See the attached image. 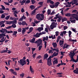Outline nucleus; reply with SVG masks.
<instances>
[{
	"label": "nucleus",
	"instance_id": "nucleus-40",
	"mask_svg": "<svg viewBox=\"0 0 78 78\" xmlns=\"http://www.w3.org/2000/svg\"><path fill=\"white\" fill-rule=\"evenodd\" d=\"M5 17V15L4 14H2L1 16V18L2 19H4Z\"/></svg>",
	"mask_w": 78,
	"mask_h": 78
},
{
	"label": "nucleus",
	"instance_id": "nucleus-29",
	"mask_svg": "<svg viewBox=\"0 0 78 78\" xmlns=\"http://www.w3.org/2000/svg\"><path fill=\"white\" fill-rule=\"evenodd\" d=\"M73 61V62H78L76 60H75V59H73V58H71V60L70 61Z\"/></svg>",
	"mask_w": 78,
	"mask_h": 78
},
{
	"label": "nucleus",
	"instance_id": "nucleus-58",
	"mask_svg": "<svg viewBox=\"0 0 78 78\" xmlns=\"http://www.w3.org/2000/svg\"><path fill=\"white\" fill-rule=\"evenodd\" d=\"M30 3V0H27L26 2V3L28 4V3Z\"/></svg>",
	"mask_w": 78,
	"mask_h": 78
},
{
	"label": "nucleus",
	"instance_id": "nucleus-28",
	"mask_svg": "<svg viewBox=\"0 0 78 78\" xmlns=\"http://www.w3.org/2000/svg\"><path fill=\"white\" fill-rule=\"evenodd\" d=\"M60 3L59 2H57L55 4V6H56V7H58L59 4H60Z\"/></svg>",
	"mask_w": 78,
	"mask_h": 78
},
{
	"label": "nucleus",
	"instance_id": "nucleus-41",
	"mask_svg": "<svg viewBox=\"0 0 78 78\" xmlns=\"http://www.w3.org/2000/svg\"><path fill=\"white\" fill-rule=\"evenodd\" d=\"M70 21L72 23H75L76 20H70Z\"/></svg>",
	"mask_w": 78,
	"mask_h": 78
},
{
	"label": "nucleus",
	"instance_id": "nucleus-49",
	"mask_svg": "<svg viewBox=\"0 0 78 78\" xmlns=\"http://www.w3.org/2000/svg\"><path fill=\"white\" fill-rule=\"evenodd\" d=\"M73 3H74V4H76L77 2H78V1L77 0H73Z\"/></svg>",
	"mask_w": 78,
	"mask_h": 78
},
{
	"label": "nucleus",
	"instance_id": "nucleus-12",
	"mask_svg": "<svg viewBox=\"0 0 78 78\" xmlns=\"http://www.w3.org/2000/svg\"><path fill=\"white\" fill-rule=\"evenodd\" d=\"M69 47V44H67L65 43L63 47V49H64L65 48L67 49Z\"/></svg>",
	"mask_w": 78,
	"mask_h": 78
},
{
	"label": "nucleus",
	"instance_id": "nucleus-16",
	"mask_svg": "<svg viewBox=\"0 0 78 78\" xmlns=\"http://www.w3.org/2000/svg\"><path fill=\"white\" fill-rule=\"evenodd\" d=\"M58 52L56 53V52H55L53 54V55L51 56H52V57L51 58H53V56H58Z\"/></svg>",
	"mask_w": 78,
	"mask_h": 78
},
{
	"label": "nucleus",
	"instance_id": "nucleus-21",
	"mask_svg": "<svg viewBox=\"0 0 78 78\" xmlns=\"http://www.w3.org/2000/svg\"><path fill=\"white\" fill-rule=\"evenodd\" d=\"M52 45H53L54 48H56V47H57V44L56 43V42H53L52 44Z\"/></svg>",
	"mask_w": 78,
	"mask_h": 78
},
{
	"label": "nucleus",
	"instance_id": "nucleus-64",
	"mask_svg": "<svg viewBox=\"0 0 78 78\" xmlns=\"http://www.w3.org/2000/svg\"><path fill=\"white\" fill-rule=\"evenodd\" d=\"M36 53H35L33 55V57L34 58L36 57Z\"/></svg>",
	"mask_w": 78,
	"mask_h": 78
},
{
	"label": "nucleus",
	"instance_id": "nucleus-43",
	"mask_svg": "<svg viewBox=\"0 0 78 78\" xmlns=\"http://www.w3.org/2000/svg\"><path fill=\"white\" fill-rule=\"evenodd\" d=\"M18 32H22V28H19L18 30Z\"/></svg>",
	"mask_w": 78,
	"mask_h": 78
},
{
	"label": "nucleus",
	"instance_id": "nucleus-59",
	"mask_svg": "<svg viewBox=\"0 0 78 78\" xmlns=\"http://www.w3.org/2000/svg\"><path fill=\"white\" fill-rule=\"evenodd\" d=\"M77 12V10H73L72 12H75V13H76Z\"/></svg>",
	"mask_w": 78,
	"mask_h": 78
},
{
	"label": "nucleus",
	"instance_id": "nucleus-15",
	"mask_svg": "<svg viewBox=\"0 0 78 78\" xmlns=\"http://www.w3.org/2000/svg\"><path fill=\"white\" fill-rule=\"evenodd\" d=\"M44 30V28L43 27H39L37 29V30L39 31V32H41V31Z\"/></svg>",
	"mask_w": 78,
	"mask_h": 78
},
{
	"label": "nucleus",
	"instance_id": "nucleus-27",
	"mask_svg": "<svg viewBox=\"0 0 78 78\" xmlns=\"http://www.w3.org/2000/svg\"><path fill=\"white\" fill-rule=\"evenodd\" d=\"M22 25L23 26H24V25H26V26H27L28 25V24L26 23V22L23 21L22 23Z\"/></svg>",
	"mask_w": 78,
	"mask_h": 78
},
{
	"label": "nucleus",
	"instance_id": "nucleus-30",
	"mask_svg": "<svg viewBox=\"0 0 78 78\" xmlns=\"http://www.w3.org/2000/svg\"><path fill=\"white\" fill-rule=\"evenodd\" d=\"M12 35L13 36H16V34H17V31H14L13 32Z\"/></svg>",
	"mask_w": 78,
	"mask_h": 78
},
{
	"label": "nucleus",
	"instance_id": "nucleus-61",
	"mask_svg": "<svg viewBox=\"0 0 78 78\" xmlns=\"http://www.w3.org/2000/svg\"><path fill=\"white\" fill-rule=\"evenodd\" d=\"M23 19H26V17L24 15H23V16L21 17Z\"/></svg>",
	"mask_w": 78,
	"mask_h": 78
},
{
	"label": "nucleus",
	"instance_id": "nucleus-10",
	"mask_svg": "<svg viewBox=\"0 0 78 78\" xmlns=\"http://www.w3.org/2000/svg\"><path fill=\"white\" fill-rule=\"evenodd\" d=\"M43 41H44V48H46V47H47V42L45 41H46V37H44L43 39Z\"/></svg>",
	"mask_w": 78,
	"mask_h": 78
},
{
	"label": "nucleus",
	"instance_id": "nucleus-3",
	"mask_svg": "<svg viewBox=\"0 0 78 78\" xmlns=\"http://www.w3.org/2000/svg\"><path fill=\"white\" fill-rule=\"evenodd\" d=\"M51 57H52V56H50L47 59V64L49 66H51L52 65L51 64Z\"/></svg>",
	"mask_w": 78,
	"mask_h": 78
},
{
	"label": "nucleus",
	"instance_id": "nucleus-62",
	"mask_svg": "<svg viewBox=\"0 0 78 78\" xmlns=\"http://www.w3.org/2000/svg\"><path fill=\"white\" fill-rule=\"evenodd\" d=\"M63 28L64 30H66V29H67L68 28L66 26H64L63 27Z\"/></svg>",
	"mask_w": 78,
	"mask_h": 78
},
{
	"label": "nucleus",
	"instance_id": "nucleus-54",
	"mask_svg": "<svg viewBox=\"0 0 78 78\" xmlns=\"http://www.w3.org/2000/svg\"><path fill=\"white\" fill-rule=\"evenodd\" d=\"M1 7H2V9H3V10H5V7L3 6V5H1Z\"/></svg>",
	"mask_w": 78,
	"mask_h": 78
},
{
	"label": "nucleus",
	"instance_id": "nucleus-13",
	"mask_svg": "<svg viewBox=\"0 0 78 78\" xmlns=\"http://www.w3.org/2000/svg\"><path fill=\"white\" fill-rule=\"evenodd\" d=\"M37 9H38L37 8H36L34 10V11H33L32 12V13H31V15H34L35 14V13H36V10H37Z\"/></svg>",
	"mask_w": 78,
	"mask_h": 78
},
{
	"label": "nucleus",
	"instance_id": "nucleus-60",
	"mask_svg": "<svg viewBox=\"0 0 78 78\" xmlns=\"http://www.w3.org/2000/svg\"><path fill=\"white\" fill-rule=\"evenodd\" d=\"M10 72H11L12 73H13L14 72V69H11L9 70Z\"/></svg>",
	"mask_w": 78,
	"mask_h": 78
},
{
	"label": "nucleus",
	"instance_id": "nucleus-52",
	"mask_svg": "<svg viewBox=\"0 0 78 78\" xmlns=\"http://www.w3.org/2000/svg\"><path fill=\"white\" fill-rule=\"evenodd\" d=\"M43 3H44V2H40L39 3H38V4L39 5H41V6H42V5H43Z\"/></svg>",
	"mask_w": 78,
	"mask_h": 78
},
{
	"label": "nucleus",
	"instance_id": "nucleus-45",
	"mask_svg": "<svg viewBox=\"0 0 78 78\" xmlns=\"http://www.w3.org/2000/svg\"><path fill=\"white\" fill-rule=\"evenodd\" d=\"M75 29H74L73 28L72 29V30L74 32H75V33H77V31H76V30H75Z\"/></svg>",
	"mask_w": 78,
	"mask_h": 78
},
{
	"label": "nucleus",
	"instance_id": "nucleus-47",
	"mask_svg": "<svg viewBox=\"0 0 78 78\" xmlns=\"http://www.w3.org/2000/svg\"><path fill=\"white\" fill-rule=\"evenodd\" d=\"M12 2H13V0H8V2L9 3H12Z\"/></svg>",
	"mask_w": 78,
	"mask_h": 78
},
{
	"label": "nucleus",
	"instance_id": "nucleus-36",
	"mask_svg": "<svg viewBox=\"0 0 78 78\" xmlns=\"http://www.w3.org/2000/svg\"><path fill=\"white\" fill-rule=\"evenodd\" d=\"M47 12L48 15H50V13H51V10L50 9H48V10Z\"/></svg>",
	"mask_w": 78,
	"mask_h": 78
},
{
	"label": "nucleus",
	"instance_id": "nucleus-44",
	"mask_svg": "<svg viewBox=\"0 0 78 78\" xmlns=\"http://www.w3.org/2000/svg\"><path fill=\"white\" fill-rule=\"evenodd\" d=\"M55 6V5H50V7L51 8H54Z\"/></svg>",
	"mask_w": 78,
	"mask_h": 78
},
{
	"label": "nucleus",
	"instance_id": "nucleus-22",
	"mask_svg": "<svg viewBox=\"0 0 78 78\" xmlns=\"http://www.w3.org/2000/svg\"><path fill=\"white\" fill-rule=\"evenodd\" d=\"M35 7L34 5H31L30 6V8L31 9V10H33L35 8Z\"/></svg>",
	"mask_w": 78,
	"mask_h": 78
},
{
	"label": "nucleus",
	"instance_id": "nucleus-9",
	"mask_svg": "<svg viewBox=\"0 0 78 78\" xmlns=\"http://www.w3.org/2000/svg\"><path fill=\"white\" fill-rule=\"evenodd\" d=\"M75 54V52H70V54H69V55H70L71 59L73 58V56H74Z\"/></svg>",
	"mask_w": 78,
	"mask_h": 78
},
{
	"label": "nucleus",
	"instance_id": "nucleus-6",
	"mask_svg": "<svg viewBox=\"0 0 78 78\" xmlns=\"http://www.w3.org/2000/svg\"><path fill=\"white\" fill-rule=\"evenodd\" d=\"M44 34H45V32H42V33H37L36 35H34L33 36L35 37H40V35H42Z\"/></svg>",
	"mask_w": 78,
	"mask_h": 78
},
{
	"label": "nucleus",
	"instance_id": "nucleus-17",
	"mask_svg": "<svg viewBox=\"0 0 78 78\" xmlns=\"http://www.w3.org/2000/svg\"><path fill=\"white\" fill-rule=\"evenodd\" d=\"M69 42H77V41L76 40H72V39L71 38L69 39Z\"/></svg>",
	"mask_w": 78,
	"mask_h": 78
},
{
	"label": "nucleus",
	"instance_id": "nucleus-24",
	"mask_svg": "<svg viewBox=\"0 0 78 78\" xmlns=\"http://www.w3.org/2000/svg\"><path fill=\"white\" fill-rule=\"evenodd\" d=\"M58 59H56L53 62V64L54 65H55V64H58Z\"/></svg>",
	"mask_w": 78,
	"mask_h": 78
},
{
	"label": "nucleus",
	"instance_id": "nucleus-38",
	"mask_svg": "<svg viewBox=\"0 0 78 78\" xmlns=\"http://www.w3.org/2000/svg\"><path fill=\"white\" fill-rule=\"evenodd\" d=\"M55 36H58V35H59V32L58 31H56L55 32Z\"/></svg>",
	"mask_w": 78,
	"mask_h": 78
},
{
	"label": "nucleus",
	"instance_id": "nucleus-46",
	"mask_svg": "<svg viewBox=\"0 0 78 78\" xmlns=\"http://www.w3.org/2000/svg\"><path fill=\"white\" fill-rule=\"evenodd\" d=\"M4 23H5V21H3L0 22V26H1V25H2V24H3Z\"/></svg>",
	"mask_w": 78,
	"mask_h": 78
},
{
	"label": "nucleus",
	"instance_id": "nucleus-25",
	"mask_svg": "<svg viewBox=\"0 0 78 78\" xmlns=\"http://www.w3.org/2000/svg\"><path fill=\"white\" fill-rule=\"evenodd\" d=\"M59 45H62L64 44V41L62 40H60L59 41Z\"/></svg>",
	"mask_w": 78,
	"mask_h": 78
},
{
	"label": "nucleus",
	"instance_id": "nucleus-32",
	"mask_svg": "<svg viewBox=\"0 0 78 78\" xmlns=\"http://www.w3.org/2000/svg\"><path fill=\"white\" fill-rule=\"evenodd\" d=\"M66 16H67V17H70L71 16V14L70 13H67L65 15Z\"/></svg>",
	"mask_w": 78,
	"mask_h": 78
},
{
	"label": "nucleus",
	"instance_id": "nucleus-42",
	"mask_svg": "<svg viewBox=\"0 0 78 78\" xmlns=\"http://www.w3.org/2000/svg\"><path fill=\"white\" fill-rule=\"evenodd\" d=\"M10 17V15H9L8 16H7L5 18V19L6 20H8V19H9V17Z\"/></svg>",
	"mask_w": 78,
	"mask_h": 78
},
{
	"label": "nucleus",
	"instance_id": "nucleus-7",
	"mask_svg": "<svg viewBox=\"0 0 78 78\" xmlns=\"http://www.w3.org/2000/svg\"><path fill=\"white\" fill-rule=\"evenodd\" d=\"M42 42V39H39L37 41H36L35 43H37V47H38L39 45H41Z\"/></svg>",
	"mask_w": 78,
	"mask_h": 78
},
{
	"label": "nucleus",
	"instance_id": "nucleus-48",
	"mask_svg": "<svg viewBox=\"0 0 78 78\" xmlns=\"http://www.w3.org/2000/svg\"><path fill=\"white\" fill-rule=\"evenodd\" d=\"M24 73H22L21 74H20V76L21 78H23V76H24Z\"/></svg>",
	"mask_w": 78,
	"mask_h": 78
},
{
	"label": "nucleus",
	"instance_id": "nucleus-18",
	"mask_svg": "<svg viewBox=\"0 0 78 78\" xmlns=\"http://www.w3.org/2000/svg\"><path fill=\"white\" fill-rule=\"evenodd\" d=\"M73 72L75 73H76V74H78V68H76V70H74Z\"/></svg>",
	"mask_w": 78,
	"mask_h": 78
},
{
	"label": "nucleus",
	"instance_id": "nucleus-34",
	"mask_svg": "<svg viewBox=\"0 0 78 78\" xmlns=\"http://www.w3.org/2000/svg\"><path fill=\"white\" fill-rule=\"evenodd\" d=\"M48 57V55L47 54L44 55V59H45V58H47Z\"/></svg>",
	"mask_w": 78,
	"mask_h": 78
},
{
	"label": "nucleus",
	"instance_id": "nucleus-53",
	"mask_svg": "<svg viewBox=\"0 0 78 78\" xmlns=\"http://www.w3.org/2000/svg\"><path fill=\"white\" fill-rule=\"evenodd\" d=\"M48 52L49 53H53V50H50Z\"/></svg>",
	"mask_w": 78,
	"mask_h": 78
},
{
	"label": "nucleus",
	"instance_id": "nucleus-57",
	"mask_svg": "<svg viewBox=\"0 0 78 78\" xmlns=\"http://www.w3.org/2000/svg\"><path fill=\"white\" fill-rule=\"evenodd\" d=\"M4 3H5V5H8V6H9L10 4L9 3H8V2H4Z\"/></svg>",
	"mask_w": 78,
	"mask_h": 78
},
{
	"label": "nucleus",
	"instance_id": "nucleus-26",
	"mask_svg": "<svg viewBox=\"0 0 78 78\" xmlns=\"http://www.w3.org/2000/svg\"><path fill=\"white\" fill-rule=\"evenodd\" d=\"M34 38L32 39V40L30 41V42H32V43H34V41H35V40L36 39L34 38Z\"/></svg>",
	"mask_w": 78,
	"mask_h": 78
},
{
	"label": "nucleus",
	"instance_id": "nucleus-8",
	"mask_svg": "<svg viewBox=\"0 0 78 78\" xmlns=\"http://www.w3.org/2000/svg\"><path fill=\"white\" fill-rule=\"evenodd\" d=\"M55 22H53L51 23V25L50 28L51 30L53 29L54 28H56V26L55 25Z\"/></svg>",
	"mask_w": 78,
	"mask_h": 78
},
{
	"label": "nucleus",
	"instance_id": "nucleus-20",
	"mask_svg": "<svg viewBox=\"0 0 78 78\" xmlns=\"http://www.w3.org/2000/svg\"><path fill=\"white\" fill-rule=\"evenodd\" d=\"M30 72L31 73H33L34 71L33 69V68H32V66H30Z\"/></svg>",
	"mask_w": 78,
	"mask_h": 78
},
{
	"label": "nucleus",
	"instance_id": "nucleus-11",
	"mask_svg": "<svg viewBox=\"0 0 78 78\" xmlns=\"http://www.w3.org/2000/svg\"><path fill=\"white\" fill-rule=\"evenodd\" d=\"M72 16L74 17V19H76V20H78V17L77 15L75 14H73Z\"/></svg>",
	"mask_w": 78,
	"mask_h": 78
},
{
	"label": "nucleus",
	"instance_id": "nucleus-23",
	"mask_svg": "<svg viewBox=\"0 0 78 78\" xmlns=\"http://www.w3.org/2000/svg\"><path fill=\"white\" fill-rule=\"evenodd\" d=\"M22 30V34H25V33L26 32V30L25 29V28H23Z\"/></svg>",
	"mask_w": 78,
	"mask_h": 78
},
{
	"label": "nucleus",
	"instance_id": "nucleus-4",
	"mask_svg": "<svg viewBox=\"0 0 78 78\" xmlns=\"http://www.w3.org/2000/svg\"><path fill=\"white\" fill-rule=\"evenodd\" d=\"M4 36H6V34H5L3 33L0 34V39L2 38L1 39L2 43L3 42L5 41V39H4L5 37Z\"/></svg>",
	"mask_w": 78,
	"mask_h": 78
},
{
	"label": "nucleus",
	"instance_id": "nucleus-33",
	"mask_svg": "<svg viewBox=\"0 0 78 78\" xmlns=\"http://www.w3.org/2000/svg\"><path fill=\"white\" fill-rule=\"evenodd\" d=\"M11 26L12 27L11 28H12H12H16V25L15 24H12Z\"/></svg>",
	"mask_w": 78,
	"mask_h": 78
},
{
	"label": "nucleus",
	"instance_id": "nucleus-5",
	"mask_svg": "<svg viewBox=\"0 0 78 78\" xmlns=\"http://www.w3.org/2000/svg\"><path fill=\"white\" fill-rule=\"evenodd\" d=\"M18 63L20 64V65H21L22 66H23L24 65L26 64V61L25 60L21 59L20 60V62L19 61H18Z\"/></svg>",
	"mask_w": 78,
	"mask_h": 78
},
{
	"label": "nucleus",
	"instance_id": "nucleus-51",
	"mask_svg": "<svg viewBox=\"0 0 78 78\" xmlns=\"http://www.w3.org/2000/svg\"><path fill=\"white\" fill-rule=\"evenodd\" d=\"M33 30V27H30L29 29V31H30V32H32V31Z\"/></svg>",
	"mask_w": 78,
	"mask_h": 78
},
{
	"label": "nucleus",
	"instance_id": "nucleus-39",
	"mask_svg": "<svg viewBox=\"0 0 78 78\" xmlns=\"http://www.w3.org/2000/svg\"><path fill=\"white\" fill-rule=\"evenodd\" d=\"M58 19L57 20V22H61V18L60 17H58L57 18Z\"/></svg>",
	"mask_w": 78,
	"mask_h": 78
},
{
	"label": "nucleus",
	"instance_id": "nucleus-2",
	"mask_svg": "<svg viewBox=\"0 0 78 78\" xmlns=\"http://www.w3.org/2000/svg\"><path fill=\"white\" fill-rule=\"evenodd\" d=\"M8 30L2 28L1 30H0V32L1 33H2L4 34H6V33L8 34L10 33V31H7Z\"/></svg>",
	"mask_w": 78,
	"mask_h": 78
},
{
	"label": "nucleus",
	"instance_id": "nucleus-37",
	"mask_svg": "<svg viewBox=\"0 0 78 78\" xmlns=\"http://www.w3.org/2000/svg\"><path fill=\"white\" fill-rule=\"evenodd\" d=\"M31 2L32 5H34V3H36V1L35 0H31Z\"/></svg>",
	"mask_w": 78,
	"mask_h": 78
},
{
	"label": "nucleus",
	"instance_id": "nucleus-50",
	"mask_svg": "<svg viewBox=\"0 0 78 78\" xmlns=\"http://www.w3.org/2000/svg\"><path fill=\"white\" fill-rule=\"evenodd\" d=\"M6 23L7 25H10V24H11V21H7Z\"/></svg>",
	"mask_w": 78,
	"mask_h": 78
},
{
	"label": "nucleus",
	"instance_id": "nucleus-19",
	"mask_svg": "<svg viewBox=\"0 0 78 78\" xmlns=\"http://www.w3.org/2000/svg\"><path fill=\"white\" fill-rule=\"evenodd\" d=\"M47 3H50L52 4V5L54 4V2L51 0H47Z\"/></svg>",
	"mask_w": 78,
	"mask_h": 78
},
{
	"label": "nucleus",
	"instance_id": "nucleus-55",
	"mask_svg": "<svg viewBox=\"0 0 78 78\" xmlns=\"http://www.w3.org/2000/svg\"><path fill=\"white\" fill-rule=\"evenodd\" d=\"M27 62H28V63H27V65H29V64H30V61H29V59H27Z\"/></svg>",
	"mask_w": 78,
	"mask_h": 78
},
{
	"label": "nucleus",
	"instance_id": "nucleus-31",
	"mask_svg": "<svg viewBox=\"0 0 78 78\" xmlns=\"http://www.w3.org/2000/svg\"><path fill=\"white\" fill-rule=\"evenodd\" d=\"M62 22H64V21H66V20H67V19L66 18H62Z\"/></svg>",
	"mask_w": 78,
	"mask_h": 78
},
{
	"label": "nucleus",
	"instance_id": "nucleus-63",
	"mask_svg": "<svg viewBox=\"0 0 78 78\" xmlns=\"http://www.w3.org/2000/svg\"><path fill=\"white\" fill-rule=\"evenodd\" d=\"M7 50H3L2 51H1V53H6Z\"/></svg>",
	"mask_w": 78,
	"mask_h": 78
},
{
	"label": "nucleus",
	"instance_id": "nucleus-1",
	"mask_svg": "<svg viewBox=\"0 0 78 78\" xmlns=\"http://www.w3.org/2000/svg\"><path fill=\"white\" fill-rule=\"evenodd\" d=\"M36 18L38 20H43L44 19V15L43 14H37L36 15Z\"/></svg>",
	"mask_w": 78,
	"mask_h": 78
},
{
	"label": "nucleus",
	"instance_id": "nucleus-35",
	"mask_svg": "<svg viewBox=\"0 0 78 78\" xmlns=\"http://www.w3.org/2000/svg\"><path fill=\"white\" fill-rule=\"evenodd\" d=\"M68 33H69V37H71V36H70V35L72 34V32L71 31L69 30V31Z\"/></svg>",
	"mask_w": 78,
	"mask_h": 78
},
{
	"label": "nucleus",
	"instance_id": "nucleus-14",
	"mask_svg": "<svg viewBox=\"0 0 78 78\" xmlns=\"http://www.w3.org/2000/svg\"><path fill=\"white\" fill-rule=\"evenodd\" d=\"M17 14H19V12H17V10H15L14 11V16L17 17Z\"/></svg>",
	"mask_w": 78,
	"mask_h": 78
},
{
	"label": "nucleus",
	"instance_id": "nucleus-56",
	"mask_svg": "<svg viewBox=\"0 0 78 78\" xmlns=\"http://www.w3.org/2000/svg\"><path fill=\"white\" fill-rule=\"evenodd\" d=\"M11 26H9L5 28L6 29H11Z\"/></svg>",
	"mask_w": 78,
	"mask_h": 78
}]
</instances>
